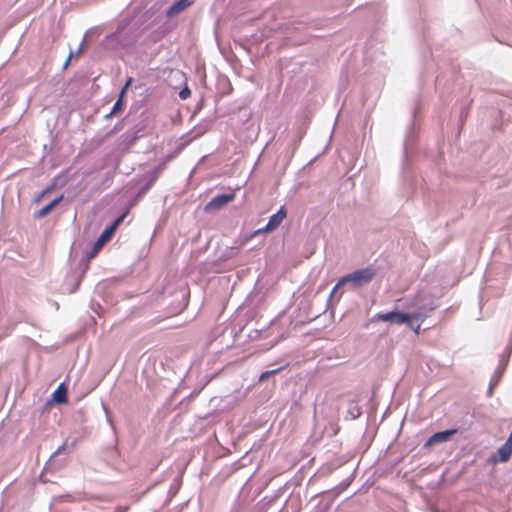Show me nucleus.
I'll return each mask as SVG.
<instances>
[{"label":"nucleus","instance_id":"10","mask_svg":"<svg viewBox=\"0 0 512 512\" xmlns=\"http://www.w3.org/2000/svg\"><path fill=\"white\" fill-rule=\"evenodd\" d=\"M63 200V195H60L58 198L50 202L48 205L44 206L37 212V218H43L46 216L54 207H56Z\"/></svg>","mask_w":512,"mask_h":512},{"label":"nucleus","instance_id":"17","mask_svg":"<svg viewBox=\"0 0 512 512\" xmlns=\"http://www.w3.org/2000/svg\"><path fill=\"white\" fill-rule=\"evenodd\" d=\"M129 506H117L114 512H128Z\"/></svg>","mask_w":512,"mask_h":512},{"label":"nucleus","instance_id":"16","mask_svg":"<svg viewBox=\"0 0 512 512\" xmlns=\"http://www.w3.org/2000/svg\"><path fill=\"white\" fill-rule=\"evenodd\" d=\"M133 82V78L132 77H129L124 85V87L121 89V97H125V94L128 90V88L130 87V85L132 84Z\"/></svg>","mask_w":512,"mask_h":512},{"label":"nucleus","instance_id":"9","mask_svg":"<svg viewBox=\"0 0 512 512\" xmlns=\"http://www.w3.org/2000/svg\"><path fill=\"white\" fill-rule=\"evenodd\" d=\"M53 399L56 403L63 404L67 402V388L64 383L60 384L53 393Z\"/></svg>","mask_w":512,"mask_h":512},{"label":"nucleus","instance_id":"11","mask_svg":"<svg viewBox=\"0 0 512 512\" xmlns=\"http://www.w3.org/2000/svg\"><path fill=\"white\" fill-rule=\"evenodd\" d=\"M123 99H124V97H121V93H120L116 103L114 104V106H113V108L111 110V112L106 116L107 118H110L111 116L116 115V114L122 112V110H123Z\"/></svg>","mask_w":512,"mask_h":512},{"label":"nucleus","instance_id":"2","mask_svg":"<svg viewBox=\"0 0 512 512\" xmlns=\"http://www.w3.org/2000/svg\"><path fill=\"white\" fill-rule=\"evenodd\" d=\"M125 216L126 214L121 215L110 226L105 228V230L101 233L97 241L94 243L89 255L90 258L95 257L98 254V252L102 249L103 245L111 239L115 230L121 224Z\"/></svg>","mask_w":512,"mask_h":512},{"label":"nucleus","instance_id":"6","mask_svg":"<svg viewBox=\"0 0 512 512\" xmlns=\"http://www.w3.org/2000/svg\"><path fill=\"white\" fill-rule=\"evenodd\" d=\"M286 216L287 211L284 206H281L280 209L269 218V221L266 224V230H276L286 218Z\"/></svg>","mask_w":512,"mask_h":512},{"label":"nucleus","instance_id":"8","mask_svg":"<svg viewBox=\"0 0 512 512\" xmlns=\"http://www.w3.org/2000/svg\"><path fill=\"white\" fill-rule=\"evenodd\" d=\"M193 4V0H178L167 11L169 17L178 15Z\"/></svg>","mask_w":512,"mask_h":512},{"label":"nucleus","instance_id":"12","mask_svg":"<svg viewBox=\"0 0 512 512\" xmlns=\"http://www.w3.org/2000/svg\"><path fill=\"white\" fill-rule=\"evenodd\" d=\"M283 368L284 367L282 366L277 369L269 370V371H265V372L261 373V375L259 377V382L266 381L269 377L278 374L281 370H283Z\"/></svg>","mask_w":512,"mask_h":512},{"label":"nucleus","instance_id":"18","mask_svg":"<svg viewBox=\"0 0 512 512\" xmlns=\"http://www.w3.org/2000/svg\"><path fill=\"white\" fill-rule=\"evenodd\" d=\"M64 450H65V446H64V445H62V446H60V447L57 449V451H56L55 453H56V454H59V453H61V452H62V451H64Z\"/></svg>","mask_w":512,"mask_h":512},{"label":"nucleus","instance_id":"15","mask_svg":"<svg viewBox=\"0 0 512 512\" xmlns=\"http://www.w3.org/2000/svg\"><path fill=\"white\" fill-rule=\"evenodd\" d=\"M191 95V91L188 87H185L183 88L180 92H179V97L180 99L182 100H186L187 98H189Z\"/></svg>","mask_w":512,"mask_h":512},{"label":"nucleus","instance_id":"3","mask_svg":"<svg viewBox=\"0 0 512 512\" xmlns=\"http://www.w3.org/2000/svg\"><path fill=\"white\" fill-rule=\"evenodd\" d=\"M422 318L419 313H403L398 311H391L387 313H378L375 315V320L383 321V322H393L398 325L403 323L410 324L411 319H420Z\"/></svg>","mask_w":512,"mask_h":512},{"label":"nucleus","instance_id":"13","mask_svg":"<svg viewBox=\"0 0 512 512\" xmlns=\"http://www.w3.org/2000/svg\"><path fill=\"white\" fill-rule=\"evenodd\" d=\"M55 186V184H52L51 186L43 190L41 193H39V195L35 198V202H40L47 194L51 193L55 189Z\"/></svg>","mask_w":512,"mask_h":512},{"label":"nucleus","instance_id":"5","mask_svg":"<svg viewBox=\"0 0 512 512\" xmlns=\"http://www.w3.org/2000/svg\"><path fill=\"white\" fill-rule=\"evenodd\" d=\"M457 432L456 429L445 430L433 434L425 443L424 447L429 448L437 443H443L450 439Z\"/></svg>","mask_w":512,"mask_h":512},{"label":"nucleus","instance_id":"1","mask_svg":"<svg viewBox=\"0 0 512 512\" xmlns=\"http://www.w3.org/2000/svg\"><path fill=\"white\" fill-rule=\"evenodd\" d=\"M376 275V271L372 267H367L363 269L356 270L350 274H347L339 279L337 284L332 290V294L336 292V290L345 283H352L354 286L361 287L365 284H368Z\"/></svg>","mask_w":512,"mask_h":512},{"label":"nucleus","instance_id":"7","mask_svg":"<svg viewBox=\"0 0 512 512\" xmlns=\"http://www.w3.org/2000/svg\"><path fill=\"white\" fill-rule=\"evenodd\" d=\"M498 461L507 462L512 455V432L506 442L497 450Z\"/></svg>","mask_w":512,"mask_h":512},{"label":"nucleus","instance_id":"14","mask_svg":"<svg viewBox=\"0 0 512 512\" xmlns=\"http://www.w3.org/2000/svg\"><path fill=\"white\" fill-rule=\"evenodd\" d=\"M269 232H272V230H266V226L263 227V228H260L258 230H255L253 231L250 235H248L246 238H245V241L244 242H247L249 240H251L253 237H255L256 235H260V234H264V233H269Z\"/></svg>","mask_w":512,"mask_h":512},{"label":"nucleus","instance_id":"4","mask_svg":"<svg viewBox=\"0 0 512 512\" xmlns=\"http://www.w3.org/2000/svg\"><path fill=\"white\" fill-rule=\"evenodd\" d=\"M234 199H235V193L234 192L228 193V194L218 195V196L214 197L213 199H211V201H209L205 205L204 210L206 212H212V211L220 210L225 205H227L228 203L232 202Z\"/></svg>","mask_w":512,"mask_h":512},{"label":"nucleus","instance_id":"19","mask_svg":"<svg viewBox=\"0 0 512 512\" xmlns=\"http://www.w3.org/2000/svg\"><path fill=\"white\" fill-rule=\"evenodd\" d=\"M419 329H420V325H417V327H416V328H414V331H415V333H416V334H418V333H419Z\"/></svg>","mask_w":512,"mask_h":512}]
</instances>
